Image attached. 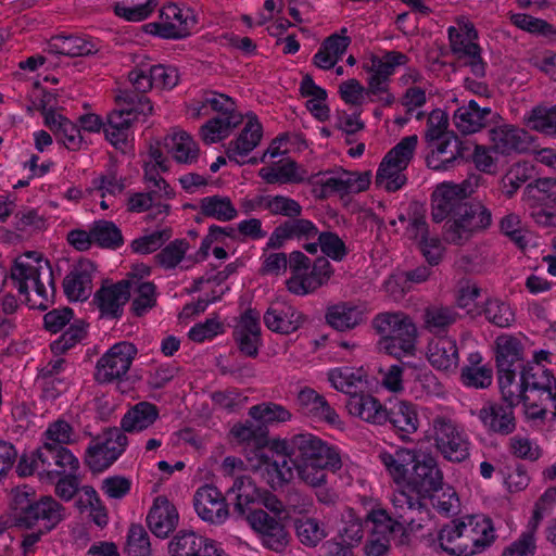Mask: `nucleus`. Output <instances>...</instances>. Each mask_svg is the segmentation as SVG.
<instances>
[{"label": "nucleus", "mask_w": 556, "mask_h": 556, "mask_svg": "<svg viewBox=\"0 0 556 556\" xmlns=\"http://www.w3.org/2000/svg\"><path fill=\"white\" fill-rule=\"evenodd\" d=\"M248 467L258 473L271 489H278L294 477L311 488L327 483V470L343 466L340 451L313 433L295 434L289 440H271L248 457Z\"/></svg>", "instance_id": "nucleus-1"}, {"label": "nucleus", "mask_w": 556, "mask_h": 556, "mask_svg": "<svg viewBox=\"0 0 556 556\" xmlns=\"http://www.w3.org/2000/svg\"><path fill=\"white\" fill-rule=\"evenodd\" d=\"M11 279L30 308L45 311L53 303V273L41 253L28 251L17 256L11 267Z\"/></svg>", "instance_id": "nucleus-2"}, {"label": "nucleus", "mask_w": 556, "mask_h": 556, "mask_svg": "<svg viewBox=\"0 0 556 556\" xmlns=\"http://www.w3.org/2000/svg\"><path fill=\"white\" fill-rule=\"evenodd\" d=\"M442 484L443 473L437 458L429 453L417 452L404 489H396L392 493V507L405 522H414L413 515L425 508L424 500Z\"/></svg>", "instance_id": "nucleus-3"}, {"label": "nucleus", "mask_w": 556, "mask_h": 556, "mask_svg": "<svg viewBox=\"0 0 556 556\" xmlns=\"http://www.w3.org/2000/svg\"><path fill=\"white\" fill-rule=\"evenodd\" d=\"M495 529L483 515H466L452 520L438 533L439 547L453 556H473L495 541Z\"/></svg>", "instance_id": "nucleus-4"}, {"label": "nucleus", "mask_w": 556, "mask_h": 556, "mask_svg": "<svg viewBox=\"0 0 556 556\" xmlns=\"http://www.w3.org/2000/svg\"><path fill=\"white\" fill-rule=\"evenodd\" d=\"M379 333V349L395 358L415 355L418 331L413 319L403 312H386L374 319Z\"/></svg>", "instance_id": "nucleus-5"}, {"label": "nucleus", "mask_w": 556, "mask_h": 556, "mask_svg": "<svg viewBox=\"0 0 556 556\" xmlns=\"http://www.w3.org/2000/svg\"><path fill=\"white\" fill-rule=\"evenodd\" d=\"M427 438L440 455L452 463H460L469 457L470 441L464 428L447 408L431 413Z\"/></svg>", "instance_id": "nucleus-6"}, {"label": "nucleus", "mask_w": 556, "mask_h": 556, "mask_svg": "<svg viewBox=\"0 0 556 556\" xmlns=\"http://www.w3.org/2000/svg\"><path fill=\"white\" fill-rule=\"evenodd\" d=\"M521 379L528 387L529 418L556 417V376L548 368L522 366Z\"/></svg>", "instance_id": "nucleus-7"}, {"label": "nucleus", "mask_w": 556, "mask_h": 556, "mask_svg": "<svg viewBox=\"0 0 556 556\" xmlns=\"http://www.w3.org/2000/svg\"><path fill=\"white\" fill-rule=\"evenodd\" d=\"M408 56L400 51H386L382 55L370 54L363 61V70L368 74L367 93L372 96L371 102L378 101L390 106L395 98L390 92L389 84L396 68L408 62Z\"/></svg>", "instance_id": "nucleus-8"}, {"label": "nucleus", "mask_w": 556, "mask_h": 556, "mask_svg": "<svg viewBox=\"0 0 556 556\" xmlns=\"http://www.w3.org/2000/svg\"><path fill=\"white\" fill-rule=\"evenodd\" d=\"M417 143L416 135L406 136L383 156L375 178L378 188L395 192L406 185L405 170L414 157Z\"/></svg>", "instance_id": "nucleus-9"}, {"label": "nucleus", "mask_w": 556, "mask_h": 556, "mask_svg": "<svg viewBox=\"0 0 556 556\" xmlns=\"http://www.w3.org/2000/svg\"><path fill=\"white\" fill-rule=\"evenodd\" d=\"M480 176L471 175L460 184L443 182L432 193L431 216L435 223L460 211L466 205L465 199L471 195L480 184Z\"/></svg>", "instance_id": "nucleus-10"}, {"label": "nucleus", "mask_w": 556, "mask_h": 556, "mask_svg": "<svg viewBox=\"0 0 556 556\" xmlns=\"http://www.w3.org/2000/svg\"><path fill=\"white\" fill-rule=\"evenodd\" d=\"M448 37L453 52L476 77L485 75L486 64L481 58V49L476 42L478 33L471 22L460 20L457 26L448 27Z\"/></svg>", "instance_id": "nucleus-11"}, {"label": "nucleus", "mask_w": 556, "mask_h": 556, "mask_svg": "<svg viewBox=\"0 0 556 556\" xmlns=\"http://www.w3.org/2000/svg\"><path fill=\"white\" fill-rule=\"evenodd\" d=\"M194 12L185 5L167 3L160 10L159 21L149 23V31L164 39H182L195 27Z\"/></svg>", "instance_id": "nucleus-12"}, {"label": "nucleus", "mask_w": 556, "mask_h": 556, "mask_svg": "<svg viewBox=\"0 0 556 556\" xmlns=\"http://www.w3.org/2000/svg\"><path fill=\"white\" fill-rule=\"evenodd\" d=\"M138 353L137 348L127 341L112 345L97 362L94 379L99 383L123 380Z\"/></svg>", "instance_id": "nucleus-13"}, {"label": "nucleus", "mask_w": 556, "mask_h": 556, "mask_svg": "<svg viewBox=\"0 0 556 556\" xmlns=\"http://www.w3.org/2000/svg\"><path fill=\"white\" fill-rule=\"evenodd\" d=\"M127 437L118 429H110L93 439L86 450L85 462L94 472L108 469L124 453Z\"/></svg>", "instance_id": "nucleus-14"}, {"label": "nucleus", "mask_w": 556, "mask_h": 556, "mask_svg": "<svg viewBox=\"0 0 556 556\" xmlns=\"http://www.w3.org/2000/svg\"><path fill=\"white\" fill-rule=\"evenodd\" d=\"M65 517L64 507L51 496H42L22 508L15 516V525L18 528L38 527L41 531H51Z\"/></svg>", "instance_id": "nucleus-15"}, {"label": "nucleus", "mask_w": 556, "mask_h": 556, "mask_svg": "<svg viewBox=\"0 0 556 556\" xmlns=\"http://www.w3.org/2000/svg\"><path fill=\"white\" fill-rule=\"evenodd\" d=\"M489 141L495 154L511 156L528 152L533 143V138L523 128L511 124H502L489 130Z\"/></svg>", "instance_id": "nucleus-16"}, {"label": "nucleus", "mask_w": 556, "mask_h": 556, "mask_svg": "<svg viewBox=\"0 0 556 556\" xmlns=\"http://www.w3.org/2000/svg\"><path fill=\"white\" fill-rule=\"evenodd\" d=\"M295 405L301 414L313 421L325 422L336 428L343 426L340 416L326 397L309 387H304L298 392Z\"/></svg>", "instance_id": "nucleus-17"}, {"label": "nucleus", "mask_w": 556, "mask_h": 556, "mask_svg": "<svg viewBox=\"0 0 556 556\" xmlns=\"http://www.w3.org/2000/svg\"><path fill=\"white\" fill-rule=\"evenodd\" d=\"M130 299V280L102 286L93 296V303L101 317L118 319L122 317L125 304Z\"/></svg>", "instance_id": "nucleus-18"}, {"label": "nucleus", "mask_w": 556, "mask_h": 556, "mask_svg": "<svg viewBox=\"0 0 556 556\" xmlns=\"http://www.w3.org/2000/svg\"><path fill=\"white\" fill-rule=\"evenodd\" d=\"M198 516L211 523H223L228 518V508L222 492L214 485L200 486L193 497Z\"/></svg>", "instance_id": "nucleus-19"}, {"label": "nucleus", "mask_w": 556, "mask_h": 556, "mask_svg": "<svg viewBox=\"0 0 556 556\" xmlns=\"http://www.w3.org/2000/svg\"><path fill=\"white\" fill-rule=\"evenodd\" d=\"M430 150L427 156V164L434 170H447L464 156V146L459 138L453 135H445L441 139L428 142Z\"/></svg>", "instance_id": "nucleus-20"}, {"label": "nucleus", "mask_w": 556, "mask_h": 556, "mask_svg": "<svg viewBox=\"0 0 556 556\" xmlns=\"http://www.w3.org/2000/svg\"><path fill=\"white\" fill-rule=\"evenodd\" d=\"M265 326L273 332L290 334L299 330L305 321L304 315L285 302L273 303L264 316Z\"/></svg>", "instance_id": "nucleus-21"}, {"label": "nucleus", "mask_w": 556, "mask_h": 556, "mask_svg": "<svg viewBox=\"0 0 556 556\" xmlns=\"http://www.w3.org/2000/svg\"><path fill=\"white\" fill-rule=\"evenodd\" d=\"M318 232V228L313 222L293 217L275 228L268 238L267 248L279 249L288 240L303 241V244L313 242L312 240L317 238Z\"/></svg>", "instance_id": "nucleus-22"}, {"label": "nucleus", "mask_w": 556, "mask_h": 556, "mask_svg": "<svg viewBox=\"0 0 556 556\" xmlns=\"http://www.w3.org/2000/svg\"><path fill=\"white\" fill-rule=\"evenodd\" d=\"M416 455L417 451L405 447L379 452L378 458L397 489H404Z\"/></svg>", "instance_id": "nucleus-23"}, {"label": "nucleus", "mask_w": 556, "mask_h": 556, "mask_svg": "<svg viewBox=\"0 0 556 556\" xmlns=\"http://www.w3.org/2000/svg\"><path fill=\"white\" fill-rule=\"evenodd\" d=\"M263 127L255 115H248V121L239 136L228 143L226 154L230 161L244 164L247 156L260 144Z\"/></svg>", "instance_id": "nucleus-24"}, {"label": "nucleus", "mask_w": 556, "mask_h": 556, "mask_svg": "<svg viewBox=\"0 0 556 556\" xmlns=\"http://www.w3.org/2000/svg\"><path fill=\"white\" fill-rule=\"evenodd\" d=\"M291 277L287 280L288 290L296 295H305L320 286L311 270V260L300 251L290 254Z\"/></svg>", "instance_id": "nucleus-25"}, {"label": "nucleus", "mask_w": 556, "mask_h": 556, "mask_svg": "<svg viewBox=\"0 0 556 556\" xmlns=\"http://www.w3.org/2000/svg\"><path fill=\"white\" fill-rule=\"evenodd\" d=\"M261 314L252 308L247 309L235 328V339L239 349L248 356L257 355L261 343Z\"/></svg>", "instance_id": "nucleus-26"}, {"label": "nucleus", "mask_w": 556, "mask_h": 556, "mask_svg": "<svg viewBox=\"0 0 556 556\" xmlns=\"http://www.w3.org/2000/svg\"><path fill=\"white\" fill-rule=\"evenodd\" d=\"M179 520L176 507L165 496L155 497L147 516V523L151 532L157 538H167Z\"/></svg>", "instance_id": "nucleus-27"}, {"label": "nucleus", "mask_w": 556, "mask_h": 556, "mask_svg": "<svg viewBox=\"0 0 556 556\" xmlns=\"http://www.w3.org/2000/svg\"><path fill=\"white\" fill-rule=\"evenodd\" d=\"M427 358L437 370L455 372L459 365L456 341L448 337L432 339L428 344Z\"/></svg>", "instance_id": "nucleus-28"}, {"label": "nucleus", "mask_w": 556, "mask_h": 556, "mask_svg": "<svg viewBox=\"0 0 556 556\" xmlns=\"http://www.w3.org/2000/svg\"><path fill=\"white\" fill-rule=\"evenodd\" d=\"M478 418L488 431L507 435L516 428L513 407L496 402L486 403L478 412Z\"/></svg>", "instance_id": "nucleus-29"}, {"label": "nucleus", "mask_w": 556, "mask_h": 556, "mask_svg": "<svg viewBox=\"0 0 556 556\" xmlns=\"http://www.w3.org/2000/svg\"><path fill=\"white\" fill-rule=\"evenodd\" d=\"M45 124L68 150L77 151L86 143L80 128L56 111L45 112Z\"/></svg>", "instance_id": "nucleus-30"}, {"label": "nucleus", "mask_w": 556, "mask_h": 556, "mask_svg": "<svg viewBox=\"0 0 556 556\" xmlns=\"http://www.w3.org/2000/svg\"><path fill=\"white\" fill-rule=\"evenodd\" d=\"M94 266L90 261L79 262L64 278L63 288L70 301L88 299L92 288Z\"/></svg>", "instance_id": "nucleus-31"}, {"label": "nucleus", "mask_w": 556, "mask_h": 556, "mask_svg": "<svg viewBox=\"0 0 556 556\" xmlns=\"http://www.w3.org/2000/svg\"><path fill=\"white\" fill-rule=\"evenodd\" d=\"M346 408L350 415L370 424L383 425L388 421V409L371 394H352Z\"/></svg>", "instance_id": "nucleus-32"}, {"label": "nucleus", "mask_w": 556, "mask_h": 556, "mask_svg": "<svg viewBox=\"0 0 556 556\" xmlns=\"http://www.w3.org/2000/svg\"><path fill=\"white\" fill-rule=\"evenodd\" d=\"M351 43L348 29L341 28L339 33L327 37L313 56V63L320 70H330L341 60Z\"/></svg>", "instance_id": "nucleus-33"}, {"label": "nucleus", "mask_w": 556, "mask_h": 556, "mask_svg": "<svg viewBox=\"0 0 556 556\" xmlns=\"http://www.w3.org/2000/svg\"><path fill=\"white\" fill-rule=\"evenodd\" d=\"M490 114V108H481L470 100L455 110L453 123L462 134H475L485 127Z\"/></svg>", "instance_id": "nucleus-34"}, {"label": "nucleus", "mask_w": 556, "mask_h": 556, "mask_svg": "<svg viewBox=\"0 0 556 556\" xmlns=\"http://www.w3.org/2000/svg\"><path fill=\"white\" fill-rule=\"evenodd\" d=\"M258 176L267 184H302L307 178V172L296 162L287 160L262 167Z\"/></svg>", "instance_id": "nucleus-35"}, {"label": "nucleus", "mask_w": 556, "mask_h": 556, "mask_svg": "<svg viewBox=\"0 0 556 556\" xmlns=\"http://www.w3.org/2000/svg\"><path fill=\"white\" fill-rule=\"evenodd\" d=\"M160 410L156 405L150 402H139L132 405L121 420L122 429L128 433H139L159 419Z\"/></svg>", "instance_id": "nucleus-36"}, {"label": "nucleus", "mask_w": 556, "mask_h": 556, "mask_svg": "<svg viewBox=\"0 0 556 556\" xmlns=\"http://www.w3.org/2000/svg\"><path fill=\"white\" fill-rule=\"evenodd\" d=\"M165 147L172 157L180 164H193L200 155L195 140L184 130H174L165 138Z\"/></svg>", "instance_id": "nucleus-37"}, {"label": "nucleus", "mask_w": 556, "mask_h": 556, "mask_svg": "<svg viewBox=\"0 0 556 556\" xmlns=\"http://www.w3.org/2000/svg\"><path fill=\"white\" fill-rule=\"evenodd\" d=\"M48 50L53 54L65 56H84L98 51L97 43L85 36L58 35L48 42Z\"/></svg>", "instance_id": "nucleus-38"}, {"label": "nucleus", "mask_w": 556, "mask_h": 556, "mask_svg": "<svg viewBox=\"0 0 556 556\" xmlns=\"http://www.w3.org/2000/svg\"><path fill=\"white\" fill-rule=\"evenodd\" d=\"M327 377L333 389L350 396L367 384V372L363 367H336L328 371Z\"/></svg>", "instance_id": "nucleus-39"}, {"label": "nucleus", "mask_w": 556, "mask_h": 556, "mask_svg": "<svg viewBox=\"0 0 556 556\" xmlns=\"http://www.w3.org/2000/svg\"><path fill=\"white\" fill-rule=\"evenodd\" d=\"M496 364L500 371L516 370L523 362V344L511 334H501L495 341Z\"/></svg>", "instance_id": "nucleus-40"}, {"label": "nucleus", "mask_w": 556, "mask_h": 556, "mask_svg": "<svg viewBox=\"0 0 556 556\" xmlns=\"http://www.w3.org/2000/svg\"><path fill=\"white\" fill-rule=\"evenodd\" d=\"M190 250V244L186 239H176L166 244L154 258L156 264L165 270L175 269H189L194 261L187 255Z\"/></svg>", "instance_id": "nucleus-41"}, {"label": "nucleus", "mask_w": 556, "mask_h": 556, "mask_svg": "<svg viewBox=\"0 0 556 556\" xmlns=\"http://www.w3.org/2000/svg\"><path fill=\"white\" fill-rule=\"evenodd\" d=\"M498 386L503 400L507 405L514 407L520 403L525 406V412L529 417V405L527 401L528 387L523 383L521 377L517 379L516 370L500 371Z\"/></svg>", "instance_id": "nucleus-42"}, {"label": "nucleus", "mask_w": 556, "mask_h": 556, "mask_svg": "<svg viewBox=\"0 0 556 556\" xmlns=\"http://www.w3.org/2000/svg\"><path fill=\"white\" fill-rule=\"evenodd\" d=\"M365 312L359 305L339 303L328 308L327 323L337 330L344 331L362 324Z\"/></svg>", "instance_id": "nucleus-43"}, {"label": "nucleus", "mask_w": 556, "mask_h": 556, "mask_svg": "<svg viewBox=\"0 0 556 556\" xmlns=\"http://www.w3.org/2000/svg\"><path fill=\"white\" fill-rule=\"evenodd\" d=\"M208 109L217 112L219 114L218 116L239 113L236 111L232 98L212 90L204 91L192 104L193 114L195 116L207 115Z\"/></svg>", "instance_id": "nucleus-44"}, {"label": "nucleus", "mask_w": 556, "mask_h": 556, "mask_svg": "<svg viewBox=\"0 0 556 556\" xmlns=\"http://www.w3.org/2000/svg\"><path fill=\"white\" fill-rule=\"evenodd\" d=\"M199 211L203 216L223 223L233 220L238 216V210L232 200L220 194L202 198L199 201Z\"/></svg>", "instance_id": "nucleus-45"}, {"label": "nucleus", "mask_w": 556, "mask_h": 556, "mask_svg": "<svg viewBox=\"0 0 556 556\" xmlns=\"http://www.w3.org/2000/svg\"><path fill=\"white\" fill-rule=\"evenodd\" d=\"M242 122L243 115L241 113L217 116L206 122L201 127L200 134L205 143H215L227 138Z\"/></svg>", "instance_id": "nucleus-46"}, {"label": "nucleus", "mask_w": 556, "mask_h": 556, "mask_svg": "<svg viewBox=\"0 0 556 556\" xmlns=\"http://www.w3.org/2000/svg\"><path fill=\"white\" fill-rule=\"evenodd\" d=\"M130 311L141 317L148 314L157 303L156 286L151 281H130Z\"/></svg>", "instance_id": "nucleus-47"}, {"label": "nucleus", "mask_w": 556, "mask_h": 556, "mask_svg": "<svg viewBox=\"0 0 556 556\" xmlns=\"http://www.w3.org/2000/svg\"><path fill=\"white\" fill-rule=\"evenodd\" d=\"M408 233L418 240L420 250L431 265H437L443 255V245L438 238L428 236V226L425 220L414 219L408 227Z\"/></svg>", "instance_id": "nucleus-48"}, {"label": "nucleus", "mask_w": 556, "mask_h": 556, "mask_svg": "<svg viewBox=\"0 0 556 556\" xmlns=\"http://www.w3.org/2000/svg\"><path fill=\"white\" fill-rule=\"evenodd\" d=\"M303 249L309 254H316L320 250L332 261L340 262L348 255L344 241L334 232H318L316 241L303 244Z\"/></svg>", "instance_id": "nucleus-49"}, {"label": "nucleus", "mask_w": 556, "mask_h": 556, "mask_svg": "<svg viewBox=\"0 0 556 556\" xmlns=\"http://www.w3.org/2000/svg\"><path fill=\"white\" fill-rule=\"evenodd\" d=\"M311 187V192L316 199H327L333 194H341L340 168L307 174L305 180Z\"/></svg>", "instance_id": "nucleus-50"}, {"label": "nucleus", "mask_w": 556, "mask_h": 556, "mask_svg": "<svg viewBox=\"0 0 556 556\" xmlns=\"http://www.w3.org/2000/svg\"><path fill=\"white\" fill-rule=\"evenodd\" d=\"M393 509L395 508L393 507ZM393 514L394 516L392 517L386 509L380 507L371 509L366 516V525L370 528L371 534L390 538L403 525L410 523L400 518L396 510Z\"/></svg>", "instance_id": "nucleus-51"}, {"label": "nucleus", "mask_w": 556, "mask_h": 556, "mask_svg": "<svg viewBox=\"0 0 556 556\" xmlns=\"http://www.w3.org/2000/svg\"><path fill=\"white\" fill-rule=\"evenodd\" d=\"M79 439L73 426L63 418L51 421L42 433V442L53 447L74 445L79 442Z\"/></svg>", "instance_id": "nucleus-52"}, {"label": "nucleus", "mask_w": 556, "mask_h": 556, "mask_svg": "<svg viewBox=\"0 0 556 556\" xmlns=\"http://www.w3.org/2000/svg\"><path fill=\"white\" fill-rule=\"evenodd\" d=\"M388 420L397 430L405 433H414L419 427V419L414 404L400 401L388 412Z\"/></svg>", "instance_id": "nucleus-53"}, {"label": "nucleus", "mask_w": 556, "mask_h": 556, "mask_svg": "<svg viewBox=\"0 0 556 556\" xmlns=\"http://www.w3.org/2000/svg\"><path fill=\"white\" fill-rule=\"evenodd\" d=\"M444 387L437 376L428 368H415L412 393L416 399L440 397L444 395Z\"/></svg>", "instance_id": "nucleus-54"}, {"label": "nucleus", "mask_w": 556, "mask_h": 556, "mask_svg": "<svg viewBox=\"0 0 556 556\" xmlns=\"http://www.w3.org/2000/svg\"><path fill=\"white\" fill-rule=\"evenodd\" d=\"M458 317V313L453 307L432 305L425 311V328L432 333H440L455 324Z\"/></svg>", "instance_id": "nucleus-55"}, {"label": "nucleus", "mask_w": 556, "mask_h": 556, "mask_svg": "<svg viewBox=\"0 0 556 556\" xmlns=\"http://www.w3.org/2000/svg\"><path fill=\"white\" fill-rule=\"evenodd\" d=\"M249 415L255 421L265 425L283 424L292 418L289 409L274 402H264L250 407Z\"/></svg>", "instance_id": "nucleus-56"}, {"label": "nucleus", "mask_w": 556, "mask_h": 556, "mask_svg": "<svg viewBox=\"0 0 556 556\" xmlns=\"http://www.w3.org/2000/svg\"><path fill=\"white\" fill-rule=\"evenodd\" d=\"M427 497L430 498L432 507L442 516L451 517L457 515L460 510V501L451 485L444 486L432 491Z\"/></svg>", "instance_id": "nucleus-57"}, {"label": "nucleus", "mask_w": 556, "mask_h": 556, "mask_svg": "<svg viewBox=\"0 0 556 556\" xmlns=\"http://www.w3.org/2000/svg\"><path fill=\"white\" fill-rule=\"evenodd\" d=\"M262 210L273 215H282L289 218L298 217L302 213L301 204L286 195H261Z\"/></svg>", "instance_id": "nucleus-58"}, {"label": "nucleus", "mask_w": 556, "mask_h": 556, "mask_svg": "<svg viewBox=\"0 0 556 556\" xmlns=\"http://www.w3.org/2000/svg\"><path fill=\"white\" fill-rule=\"evenodd\" d=\"M230 493L236 495L235 508L244 514L247 507L261 497V492L250 477H239L235 480Z\"/></svg>", "instance_id": "nucleus-59"}, {"label": "nucleus", "mask_w": 556, "mask_h": 556, "mask_svg": "<svg viewBox=\"0 0 556 556\" xmlns=\"http://www.w3.org/2000/svg\"><path fill=\"white\" fill-rule=\"evenodd\" d=\"M473 235L467 218L463 216L462 210L450 216L444 225V237L446 241L453 244H465Z\"/></svg>", "instance_id": "nucleus-60"}, {"label": "nucleus", "mask_w": 556, "mask_h": 556, "mask_svg": "<svg viewBox=\"0 0 556 556\" xmlns=\"http://www.w3.org/2000/svg\"><path fill=\"white\" fill-rule=\"evenodd\" d=\"M169 208V204L157 202L148 191L131 193L127 200V210L132 213L151 211L153 216L157 217L167 215Z\"/></svg>", "instance_id": "nucleus-61"}, {"label": "nucleus", "mask_w": 556, "mask_h": 556, "mask_svg": "<svg viewBox=\"0 0 556 556\" xmlns=\"http://www.w3.org/2000/svg\"><path fill=\"white\" fill-rule=\"evenodd\" d=\"M91 229L94 243L99 247L117 249L123 244L122 232L113 222H96Z\"/></svg>", "instance_id": "nucleus-62"}, {"label": "nucleus", "mask_w": 556, "mask_h": 556, "mask_svg": "<svg viewBox=\"0 0 556 556\" xmlns=\"http://www.w3.org/2000/svg\"><path fill=\"white\" fill-rule=\"evenodd\" d=\"M79 503L83 507L89 509V515L99 527L108 525L109 516L106 508L102 504L99 494L90 485H84L80 490Z\"/></svg>", "instance_id": "nucleus-63"}, {"label": "nucleus", "mask_w": 556, "mask_h": 556, "mask_svg": "<svg viewBox=\"0 0 556 556\" xmlns=\"http://www.w3.org/2000/svg\"><path fill=\"white\" fill-rule=\"evenodd\" d=\"M295 531L301 543L307 546H316L328 535L325 526L315 518L296 520Z\"/></svg>", "instance_id": "nucleus-64"}]
</instances>
